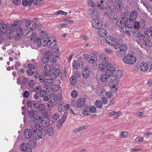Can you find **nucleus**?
<instances>
[{"label": "nucleus", "instance_id": "nucleus-23", "mask_svg": "<svg viewBox=\"0 0 152 152\" xmlns=\"http://www.w3.org/2000/svg\"><path fill=\"white\" fill-rule=\"evenodd\" d=\"M99 63H107V61L106 57L104 54H102L99 55Z\"/></svg>", "mask_w": 152, "mask_h": 152}, {"label": "nucleus", "instance_id": "nucleus-50", "mask_svg": "<svg viewBox=\"0 0 152 152\" xmlns=\"http://www.w3.org/2000/svg\"><path fill=\"white\" fill-rule=\"evenodd\" d=\"M78 95L77 92V91L73 90L71 93V96L73 98H76Z\"/></svg>", "mask_w": 152, "mask_h": 152}, {"label": "nucleus", "instance_id": "nucleus-15", "mask_svg": "<svg viewBox=\"0 0 152 152\" xmlns=\"http://www.w3.org/2000/svg\"><path fill=\"white\" fill-rule=\"evenodd\" d=\"M132 34L135 37L140 40H143L144 39V36L141 33L140 30L133 31Z\"/></svg>", "mask_w": 152, "mask_h": 152}, {"label": "nucleus", "instance_id": "nucleus-33", "mask_svg": "<svg viewBox=\"0 0 152 152\" xmlns=\"http://www.w3.org/2000/svg\"><path fill=\"white\" fill-rule=\"evenodd\" d=\"M34 121L37 123L41 122L43 119L38 114L36 115L34 117Z\"/></svg>", "mask_w": 152, "mask_h": 152}, {"label": "nucleus", "instance_id": "nucleus-6", "mask_svg": "<svg viewBox=\"0 0 152 152\" xmlns=\"http://www.w3.org/2000/svg\"><path fill=\"white\" fill-rule=\"evenodd\" d=\"M125 14H128V16H126V17L127 19V21L128 23L129 21H133L135 20L137 17V13L135 10L132 11L129 15L128 12H126Z\"/></svg>", "mask_w": 152, "mask_h": 152}, {"label": "nucleus", "instance_id": "nucleus-57", "mask_svg": "<svg viewBox=\"0 0 152 152\" xmlns=\"http://www.w3.org/2000/svg\"><path fill=\"white\" fill-rule=\"evenodd\" d=\"M38 78L39 81L41 82H43L45 81V78L42 75H39Z\"/></svg>", "mask_w": 152, "mask_h": 152}, {"label": "nucleus", "instance_id": "nucleus-49", "mask_svg": "<svg viewBox=\"0 0 152 152\" xmlns=\"http://www.w3.org/2000/svg\"><path fill=\"white\" fill-rule=\"evenodd\" d=\"M104 51L107 54H110L113 53L114 50L110 48H105L104 49Z\"/></svg>", "mask_w": 152, "mask_h": 152}, {"label": "nucleus", "instance_id": "nucleus-27", "mask_svg": "<svg viewBox=\"0 0 152 152\" xmlns=\"http://www.w3.org/2000/svg\"><path fill=\"white\" fill-rule=\"evenodd\" d=\"M16 32L17 34L16 39H17V38L18 37V38L17 39H18L20 37L21 35L23 34V30L22 28L20 27L16 29Z\"/></svg>", "mask_w": 152, "mask_h": 152}, {"label": "nucleus", "instance_id": "nucleus-48", "mask_svg": "<svg viewBox=\"0 0 152 152\" xmlns=\"http://www.w3.org/2000/svg\"><path fill=\"white\" fill-rule=\"evenodd\" d=\"M95 0H88L87 2L88 4L92 7H94L96 6V4L94 2Z\"/></svg>", "mask_w": 152, "mask_h": 152}, {"label": "nucleus", "instance_id": "nucleus-37", "mask_svg": "<svg viewBox=\"0 0 152 152\" xmlns=\"http://www.w3.org/2000/svg\"><path fill=\"white\" fill-rule=\"evenodd\" d=\"M28 145L30 146H34L37 144V141L34 139H31L28 142Z\"/></svg>", "mask_w": 152, "mask_h": 152}, {"label": "nucleus", "instance_id": "nucleus-4", "mask_svg": "<svg viewBox=\"0 0 152 152\" xmlns=\"http://www.w3.org/2000/svg\"><path fill=\"white\" fill-rule=\"evenodd\" d=\"M128 15L127 14H124V15H122V20H118L116 21V24L118 26L121 28H123L124 26H126V24H128V23L127 21V19L126 16H128Z\"/></svg>", "mask_w": 152, "mask_h": 152}, {"label": "nucleus", "instance_id": "nucleus-28", "mask_svg": "<svg viewBox=\"0 0 152 152\" xmlns=\"http://www.w3.org/2000/svg\"><path fill=\"white\" fill-rule=\"evenodd\" d=\"M112 75H109L106 73V72L104 74L102 75L100 77V79L103 82H106L107 80L108 77L112 76Z\"/></svg>", "mask_w": 152, "mask_h": 152}, {"label": "nucleus", "instance_id": "nucleus-25", "mask_svg": "<svg viewBox=\"0 0 152 152\" xmlns=\"http://www.w3.org/2000/svg\"><path fill=\"white\" fill-rule=\"evenodd\" d=\"M107 32L104 29L102 28L98 31V34L100 36L104 37L107 35Z\"/></svg>", "mask_w": 152, "mask_h": 152}, {"label": "nucleus", "instance_id": "nucleus-44", "mask_svg": "<svg viewBox=\"0 0 152 152\" xmlns=\"http://www.w3.org/2000/svg\"><path fill=\"white\" fill-rule=\"evenodd\" d=\"M140 27V23L137 21L134 22L133 26L134 28L136 30H138L139 29Z\"/></svg>", "mask_w": 152, "mask_h": 152}, {"label": "nucleus", "instance_id": "nucleus-36", "mask_svg": "<svg viewBox=\"0 0 152 152\" xmlns=\"http://www.w3.org/2000/svg\"><path fill=\"white\" fill-rule=\"evenodd\" d=\"M20 148L22 151H25L27 149V145L26 143H22L20 145Z\"/></svg>", "mask_w": 152, "mask_h": 152}, {"label": "nucleus", "instance_id": "nucleus-2", "mask_svg": "<svg viewBox=\"0 0 152 152\" xmlns=\"http://www.w3.org/2000/svg\"><path fill=\"white\" fill-rule=\"evenodd\" d=\"M105 41L106 43L110 45H114V48L115 50L117 49L119 45L122 44V43L121 40L116 41L115 38L111 37H106L105 38Z\"/></svg>", "mask_w": 152, "mask_h": 152}, {"label": "nucleus", "instance_id": "nucleus-32", "mask_svg": "<svg viewBox=\"0 0 152 152\" xmlns=\"http://www.w3.org/2000/svg\"><path fill=\"white\" fill-rule=\"evenodd\" d=\"M53 80V79H51L50 78V79H46L44 81L45 84L47 86H51L53 84V81L52 80Z\"/></svg>", "mask_w": 152, "mask_h": 152}, {"label": "nucleus", "instance_id": "nucleus-31", "mask_svg": "<svg viewBox=\"0 0 152 152\" xmlns=\"http://www.w3.org/2000/svg\"><path fill=\"white\" fill-rule=\"evenodd\" d=\"M143 39V42L146 46L148 47H150L152 46V42L148 38H146Z\"/></svg>", "mask_w": 152, "mask_h": 152}, {"label": "nucleus", "instance_id": "nucleus-52", "mask_svg": "<svg viewBox=\"0 0 152 152\" xmlns=\"http://www.w3.org/2000/svg\"><path fill=\"white\" fill-rule=\"evenodd\" d=\"M33 102L28 101L27 102V105L28 107H30L31 109L33 110L34 111L35 109L33 108L32 103Z\"/></svg>", "mask_w": 152, "mask_h": 152}, {"label": "nucleus", "instance_id": "nucleus-53", "mask_svg": "<svg viewBox=\"0 0 152 152\" xmlns=\"http://www.w3.org/2000/svg\"><path fill=\"white\" fill-rule=\"evenodd\" d=\"M128 136V133L127 132H122L121 133L120 137L121 138H125Z\"/></svg>", "mask_w": 152, "mask_h": 152}, {"label": "nucleus", "instance_id": "nucleus-38", "mask_svg": "<svg viewBox=\"0 0 152 152\" xmlns=\"http://www.w3.org/2000/svg\"><path fill=\"white\" fill-rule=\"evenodd\" d=\"M90 110L89 107H86L84 109L83 112V114L85 115H87L90 113Z\"/></svg>", "mask_w": 152, "mask_h": 152}, {"label": "nucleus", "instance_id": "nucleus-22", "mask_svg": "<svg viewBox=\"0 0 152 152\" xmlns=\"http://www.w3.org/2000/svg\"><path fill=\"white\" fill-rule=\"evenodd\" d=\"M85 100L84 98H81L79 99L76 104V106L78 107H82L85 104Z\"/></svg>", "mask_w": 152, "mask_h": 152}, {"label": "nucleus", "instance_id": "nucleus-19", "mask_svg": "<svg viewBox=\"0 0 152 152\" xmlns=\"http://www.w3.org/2000/svg\"><path fill=\"white\" fill-rule=\"evenodd\" d=\"M148 65L146 63L142 62L140 64V69L141 71L144 72L148 69Z\"/></svg>", "mask_w": 152, "mask_h": 152}, {"label": "nucleus", "instance_id": "nucleus-61", "mask_svg": "<svg viewBox=\"0 0 152 152\" xmlns=\"http://www.w3.org/2000/svg\"><path fill=\"white\" fill-rule=\"evenodd\" d=\"M42 40H41L40 38L37 37L35 39V42L37 43L38 45H39L41 43Z\"/></svg>", "mask_w": 152, "mask_h": 152}, {"label": "nucleus", "instance_id": "nucleus-5", "mask_svg": "<svg viewBox=\"0 0 152 152\" xmlns=\"http://www.w3.org/2000/svg\"><path fill=\"white\" fill-rule=\"evenodd\" d=\"M83 58L89 62L91 63H94L95 62L97 61L96 56L94 54H91L90 55L85 54L83 55Z\"/></svg>", "mask_w": 152, "mask_h": 152}, {"label": "nucleus", "instance_id": "nucleus-35", "mask_svg": "<svg viewBox=\"0 0 152 152\" xmlns=\"http://www.w3.org/2000/svg\"><path fill=\"white\" fill-rule=\"evenodd\" d=\"M70 81L71 85H75L77 82L76 77L74 76H72L70 78Z\"/></svg>", "mask_w": 152, "mask_h": 152}, {"label": "nucleus", "instance_id": "nucleus-1", "mask_svg": "<svg viewBox=\"0 0 152 152\" xmlns=\"http://www.w3.org/2000/svg\"><path fill=\"white\" fill-rule=\"evenodd\" d=\"M112 76L110 80V82L112 83L113 85L111 87L112 88H115V90H117L116 87L118 85V78L121 77L123 75L122 71L120 70L116 69H115L113 72Z\"/></svg>", "mask_w": 152, "mask_h": 152}, {"label": "nucleus", "instance_id": "nucleus-13", "mask_svg": "<svg viewBox=\"0 0 152 152\" xmlns=\"http://www.w3.org/2000/svg\"><path fill=\"white\" fill-rule=\"evenodd\" d=\"M123 7L122 0H118L115 3L114 8L115 11H118L121 10Z\"/></svg>", "mask_w": 152, "mask_h": 152}, {"label": "nucleus", "instance_id": "nucleus-56", "mask_svg": "<svg viewBox=\"0 0 152 152\" xmlns=\"http://www.w3.org/2000/svg\"><path fill=\"white\" fill-rule=\"evenodd\" d=\"M28 85L29 87L30 88H32L35 85V83L33 80H30L28 83Z\"/></svg>", "mask_w": 152, "mask_h": 152}, {"label": "nucleus", "instance_id": "nucleus-43", "mask_svg": "<svg viewBox=\"0 0 152 152\" xmlns=\"http://www.w3.org/2000/svg\"><path fill=\"white\" fill-rule=\"evenodd\" d=\"M102 101L100 100H97L95 103L96 107L98 108H100L102 107Z\"/></svg>", "mask_w": 152, "mask_h": 152}, {"label": "nucleus", "instance_id": "nucleus-20", "mask_svg": "<svg viewBox=\"0 0 152 152\" xmlns=\"http://www.w3.org/2000/svg\"><path fill=\"white\" fill-rule=\"evenodd\" d=\"M41 123L42 126L47 127L50 124V120L48 118L46 117L43 119Z\"/></svg>", "mask_w": 152, "mask_h": 152}, {"label": "nucleus", "instance_id": "nucleus-7", "mask_svg": "<svg viewBox=\"0 0 152 152\" xmlns=\"http://www.w3.org/2000/svg\"><path fill=\"white\" fill-rule=\"evenodd\" d=\"M52 73H50L49 75V76L52 79H55L57 76H59L60 73V71L59 69L56 68H53L51 69Z\"/></svg>", "mask_w": 152, "mask_h": 152}, {"label": "nucleus", "instance_id": "nucleus-17", "mask_svg": "<svg viewBox=\"0 0 152 152\" xmlns=\"http://www.w3.org/2000/svg\"><path fill=\"white\" fill-rule=\"evenodd\" d=\"M26 24L27 28L31 30H34L36 26L35 23L33 21H28L26 23Z\"/></svg>", "mask_w": 152, "mask_h": 152}, {"label": "nucleus", "instance_id": "nucleus-45", "mask_svg": "<svg viewBox=\"0 0 152 152\" xmlns=\"http://www.w3.org/2000/svg\"><path fill=\"white\" fill-rule=\"evenodd\" d=\"M31 4V1H28L27 0H23L22 1V4L24 6H30Z\"/></svg>", "mask_w": 152, "mask_h": 152}, {"label": "nucleus", "instance_id": "nucleus-63", "mask_svg": "<svg viewBox=\"0 0 152 152\" xmlns=\"http://www.w3.org/2000/svg\"><path fill=\"white\" fill-rule=\"evenodd\" d=\"M39 95L41 97H43L45 96L46 94V92L44 90H41V91L39 92Z\"/></svg>", "mask_w": 152, "mask_h": 152}, {"label": "nucleus", "instance_id": "nucleus-42", "mask_svg": "<svg viewBox=\"0 0 152 152\" xmlns=\"http://www.w3.org/2000/svg\"><path fill=\"white\" fill-rule=\"evenodd\" d=\"M44 69L46 72L45 74H47V72L50 71V70L51 71L52 69L50 66L48 64L45 65L44 66Z\"/></svg>", "mask_w": 152, "mask_h": 152}, {"label": "nucleus", "instance_id": "nucleus-30", "mask_svg": "<svg viewBox=\"0 0 152 152\" xmlns=\"http://www.w3.org/2000/svg\"><path fill=\"white\" fill-rule=\"evenodd\" d=\"M145 34H146L150 38H152V33L151 32L150 29L148 28H145L144 30Z\"/></svg>", "mask_w": 152, "mask_h": 152}, {"label": "nucleus", "instance_id": "nucleus-18", "mask_svg": "<svg viewBox=\"0 0 152 152\" xmlns=\"http://www.w3.org/2000/svg\"><path fill=\"white\" fill-rule=\"evenodd\" d=\"M7 27L6 24L2 22L0 23V37L1 36L2 33H4L7 30Z\"/></svg>", "mask_w": 152, "mask_h": 152}, {"label": "nucleus", "instance_id": "nucleus-51", "mask_svg": "<svg viewBox=\"0 0 152 152\" xmlns=\"http://www.w3.org/2000/svg\"><path fill=\"white\" fill-rule=\"evenodd\" d=\"M33 111L32 110L31 111L29 110L27 111L28 115L30 118H32L34 116V113Z\"/></svg>", "mask_w": 152, "mask_h": 152}, {"label": "nucleus", "instance_id": "nucleus-21", "mask_svg": "<svg viewBox=\"0 0 152 152\" xmlns=\"http://www.w3.org/2000/svg\"><path fill=\"white\" fill-rule=\"evenodd\" d=\"M106 11L104 12L105 16H107L109 15L110 17V15H111V16L113 17V15H114V12H113V10L111 8V7H108V8Z\"/></svg>", "mask_w": 152, "mask_h": 152}, {"label": "nucleus", "instance_id": "nucleus-59", "mask_svg": "<svg viewBox=\"0 0 152 152\" xmlns=\"http://www.w3.org/2000/svg\"><path fill=\"white\" fill-rule=\"evenodd\" d=\"M41 90L42 88L41 86H37L35 88L34 91L37 93L38 94Z\"/></svg>", "mask_w": 152, "mask_h": 152}, {"label": "nucleus", "instance_id": "nucleus-54", "mask_svg": "<svg viewBox=\"0 0 152 152\" xmlns=\"http://www.w3.org/2000/svg\"><path fill=\"white\" fill-rule=\"evenodd\" d=\"M42 60L44 63L46 64L48 62L49 58L47 56H45L43 57Z\"/></svg>", "mask_w": 152, "mask_h": 152}, {"label": "nucleus", "instance_id": "nucleus-3", "mask_svg": "<svg viewBox=\"0 0 152 152\" xmlns=\"http://www.w3.org/2000/svg\"><path fill=\"white\" fill-rule=\"evenodd\" d=\"M136 58L134 55L128 54L123 58V61L125 64L132 65L136 62Z\"/></svg>", "mask_w": 152, "mask_h": 152}, {"label": "nucleus", "instance_id": "nucleus-64", "mask_svg": "<svg viewBox=\"0 0 152 152\" xmlns=\"http://www.w3.org/2000/svg\"><path fill=\"white\" fill-rule=\"evenodd\" d=\"M89 109L90 110V112L94 113L96 112V109L95 107L94 106H91L90 107H89Z\"/></svg>", "mask_w": 152, "mask_h": 152}, {"label": "nucleus", "instance_id": "nucleus-46", "mask_svg": "<svg viewBox=\"0 0 152 152\" xmlns=\"http://www.w3.org/2000/svg\"><path fill=\"white\" fill-rule=\"evenodd\" d=\"M48 134L49 136H51L54 133V130L52 127H49L47 130Z\"/></svg>", "mask_w": 152, "mask_h": 152}, {"label": "nucleus", "instance_id": "nucleus-11", "mask_svg": "<svg viewBox=\"0 0 152 152\" xmlns=\"http://www.w3.org/2000/svg\"><path fill=\"white\" fill-rule=\"evenodd\" d=\"M33 137L34 139L39 140L42 138V133L41 129H36L35 130L33 134Z\"/></svg>", "mask_w": 152, "mask_h": 152}, {"label": "nucleus", "instance_id": "nucleus-47", "mask_svg": "<svg viewBox=\"0 0 152 152\" xmlns=\"http://www.w3.org/2000/svg\"><path fill=\"white\" fill-rule=\"evenodd\" d=\"M63 21L66 23L72 24L74 23V21L72 20H70L69 18H65L63 19Z\"/></svg>", "mask_w": 152, "mask_h": 152}, {"label": "nucleus", "instance_id": "nucleus-29", "mask_svg": "<svg viewBox=\"0 0 152 152\" xmlns=\"http://www.w3.org/2000/svg\"><path fill=\"white\" fill-rule=\"evenodd\" d=\"M121 44L119 45L118 47L120 51H125L127 49V45L125 44H123L121 45Z\"/></svg>", "mask_w": 152, "mask_h": 152}, {"label": "nucleus", "instance_id": "nucleus-40", "mask_svg": "<svg viewBox=\"0 0 152 152\" xmlns=\"http://www.w3.org/2000/svg\"><path fill=\"white\" fill-rule=\"evenodd\" d=\"M40 35L41 38L46 39L48 37L47 33L45 31H41L40 33Z\"/></svg>", "mask_w": 152, "mask_h": 152}, {"label": "nucleus", "instance_id": "nucleus-41", "mask_svg": "<svg viewBox=\"0 0 152 152\" xmlns=\"http://www.w3.org/2000/svg\"><path fill=\"white\" fill-rule=\"evenodd\" d=\"M62 97V95L60 93L53 96L54 99L58 101H60L61 100Z\"/></svg>", "mask_w": 152, "mask_h": 152}, {"label": "nucleus", "instance_id": "nucleus-24", "mask_svg": "<svg viewBox=\"0 0 152 152\" xmlns=\"http://www.w3.org/2000/svg\"><path fill=\"white\" fill-rule=\"evenodd\" d=\"M32 132L31 130L28 129H26L24 133V136L26 138H29L32 136Z\"/></svg>", "mask_w": 152, "mask_h": 152}, {"label": "nucleus", "instance_id": "nucleus-62", "mask_svg": "<svg viewBox=\"0 0 152 152\" xmlns=\"http://www.w3.org/2000/svg\"><path fill=\"white\" fill-rule=\"evenodd\" d=\"M14 24L17 27L20 25L21 23V21L20 20H17L14 22Z\"/></svg>", "mask_w": 152, "mask_h": 152}, {"label": "nucleus", "instance_id": "nucleus-34", "mask_svg": "<svg viewBox=\"0 0 152 152\" xmlns=\"http://www.w3.org/2000/svg\"><path fill=\"white\" fill-rule=\"evenodd\" d=\"M72 65L73 68L75 69H77L80 67L79 63L77 61H74V62H72Z\"/></svg>", "mask_w": 152, "mask_h": 152}, {"label": "nucleus", "instance_id": "nucleus-55", "mask_svg": "<svg viewBox=\"0 0 152 152\" xmlns=\"http://www.w3.org/2000/svg\"><path fill=\"white\" fill-rule=\"evenodd\" d=\"M26 36L27 37H33L34 38L36 37V35L34 33H31V32H30L29 31V32L27 33L26 34Z\"/></svg>", "mask_w": 152, "mask_h": 152}, {"label": "nucleus", "instance_id": "nucleus-9", "mask_svg": "<svg viewBox=\"0 0 152 152\" xmlns=\"http://www.w3.org/2000/svg\"><path fill=\"white\" fill-rule=\"evenodd\" d=\"M97 5L98 7L100 10L106 9V10L108 8L107 7V3L104 0H100L97 3Z\"/></svg>", "mask_w": 152, "mask_h": 152}, {"label": "nucleus", "instance_id": "nucleus-26", "mask_svg": "<svg viewBox=\"0 0 152 152\" xmlns=\"http://www.w3.org/2000/svg\"><path fill=\"white\" fill-rule=\"evenodd\" d=\"M51 54L55 57H57L59 56L58 49L54 48L51 50Z\"/></svg>", "mask_w": 152, "mask_h": 152}, {"label": "nucleus", "instance_id": "nucleus-60", "mask_svg": "<svg viewBox=\"0 0 152 152\" xmlns=\"http://www.w3.org/2000/svg\"><path fill=\"white\" fill-rule=\"evenodd\" d=\"M21 84H22L24 85V84L26 83L27 81V78L24 77H22L21 78Z\"/></svg>", "mask_w": 152, "mask_h": 152}, {"label": "nucleus", "instance_id": "nucleus-58", "mask_svg": "<svg viewBox=\"0 0 152 152\" xmlns=\"http://www.w3.org/2000/svg\"><path fill=\"white\" fill-rule=\"evenodd\" d=\"M60 105L59 106L58 108V110L60 112H63V110H64V105L62 104V102H60Z\"/></svg>", "mask_w": 152, "mask_h": 152}, {"label": "nucleus", "instance_id": "nucleus-14", "mask_svg": "<svg viewBox=\"0 0 152 152\" xmlns=\"http://www.w3.org/2000/svg\"><path fill=\"white\" fill-rule=\"evenodd\" d=\"M48 47L51 48L54 47L56 44V39L54 37H50L48 39Z\"/></svg>", "mask_w": 152, "mask_h": 152}, {"label": "nucleus", "instance_id": "nucleus-8", "mask_svg": "<svg viewBox=\"0 0 152 152\" xmlns=\"http://www.w3.org/2000/svg\"><path fill=\"white\" fill-rule=\"evenodd\" d=\"M107 70L105 72L106 73L109 75H112L113 72L115 69L111 63L108 62L105 64Z\"/></svg>", "mask_w": 152, "mask_h": 152}, {"label": "nucleus", "instance_id": "nucleus-12", "mask_svg": "<svg viewBox=\"0 0 152 152\" xmlns=\"http://www.w3.org/2000/svg\"><path fill=\"white\" fill-rule=\"evenodd\" d=\"M87 13L92 18H96L98 16V13L93 8L89 9L88 10Z\"/></svg>", "mask_w": 152, "mask_h": 152}, {"label": "nucleus", "instance_id": "nucleus-39", "mask_svg": "<svg viewBox=\"0 0 152 152\" xmlns=\"http://www.w3.org/2000/svg\"><path fill=\"white\" fill-rule=\"evenodd\" d=\"M98 68L101 71L105 70L106 69V66L105 63H100L98 66Z\"/></svg>", "mask_w": 152, "mask_h": 152}, {"label": "nucleus", "instance_id": "nucleus-16", "mask_svg": "<svg viewBox=\"0 0 152 152\" xmlns=\"http://www.w3.org/2000/svg\"><path fill=\"white\" fill-rule=\"evenodd\" d=\"M90 74L89 68L88 66H86L83 68L82 72L83 77L85 78L88 77Z\"/></svg>", "mask_w": 152, "mask_h": 152}, {"label": "nucleus", "instance_id": "nucleus-10", "mask_svg": "<svg viewBox=\"0 0 152 152\" xmlns=\"http://www.w3.org/2000/svg\"><path fill=\"white\" fill-rule=\"evenodd\" d=\"M92 25L93 28L96 29H99L102 26V22L99 19H94L92 21Z\"/></svg>", "mask_w": 152, "mask_h": 152}]
</instances>
